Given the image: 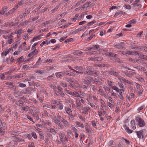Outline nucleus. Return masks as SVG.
I'll return each mask as SVG.
<instances>
[{"label": "nucleus", "mask_w": 147, "mask_h": 147, "mask_svg": "<svg viewBox=\"0 0 147 147\" xmlns=\"http://www.w3.org/2000/svg\"><path fill=\"white\" fill-rule=\"evenodd\" d=\"M84 73L90 76H94L95 74H97V72L96 71L94 70L92 67L89 66L87 67Z\"/></svg>", "instance_id": "1"}, {"label": "nucleus", "mask_w": 147, "mask_h": 147, "mask_svg": "<svg viewBox=\"0 0 147 147\" xmlns=\"http://www.w3.org/2000/svg\"><path fill=\"white\" fill-rule=\"evenodd\" d=\"M135 120L137 122L138 125L140 127H144L145 125V123L144 120L139 117H136Z\"/></svg>", "instance_id": "2"}, {"label": "nucleus", "mask_w": 147, "mask_h": 147, "mask_svg": "<svg viewBox=\"0 0 147 147\" xmlns=\"http://www.w3.org/2000/svg\"><path fill=\"white\" fill-rule=\"evenodd\" d=\"M55 123L61 129H62L64 128V126L61 123V122L60 120H59L56 117H54L53 119Z\"/></svg>", "instance_id": "3"}, {"label": "nucleus", "mask_w": 147, "mask_h": 147, "mask_svg": "<svg viewBox=\"0 0 147 147\" xmlns=\"http://www.w3.org/2000/svg\"><path fill=\"white\" fill-rule=\"evenodd\" d=\"M60 118H61V119H60L61 122L62 123H63V124L64 125H63L64 126V127L65 126V127L68 126L69 125V123L65 119H63L62 118H61V116H59V119H60Z\"/></svg>", "instance_id": "4"}, {"label": "nucleus", "mask_w": 147, "mask_h": 147, "mask_svg": "<svg viewBox=\"0 0 147 147\" xmlns=\"http://www.w3.org/2000/svg\"><path fill=\"white\" fill-rule=\"evenodd\" d=\"M90 110V107H84L82 108V113L83 114L88 115V112Z\"/></svg>", "instance_id": "5"}, {"label": "nucleus", "mask_w": 147, "mask_h": 147, "mask_svg": "<svg viewBox=\"0 0 147 147\" xmlns=\"http://www.w3.org/2000/svg\"><path fill=\"white\" fill-rule=\"evenodd\" d=\"M55 76L57 78H61L62 77L65 76V74H63V72H58L55 74Z\"/></svg>", "instance_id": "6"}, {"label": "nucleus", "mask_w": 147, "mask_h": 147, "mask_svg": "<svg viewBox=\"0 0 147 147\" xmlns=\"http://www.w3.org/2000/svg\"><path fill=\"white\" fill-rule=\"evenodd\" d=\"M58 92H57V93H58L61 95L62 97H63L65 95V94L63 93V91L62 90V88L58 86Z\"/></svg>", "instance_id": "7"}, {"label": "nucleus", "mask_w": 147, "mask_h": 147, "mask_svg": "<svg viewBox=\"0 0 147 147\" xmlns=\"http://www.w3.org/2000/svg\"><path fill=\"white\" fill-rule=\"evenodd\" d=\"M107 65H108L107 64H96L95 65V66L96 67H107Z\"/></svg>", "instance_id": "8"}, {"label": "nucleus", "mask_w": 147, "mask_h": 147, "mask_svg": "<svg viewBox=\"0 0 147 147\" xmlns=\"http://www.w3.org/2000/svg\"><path fill=\"white\" fill-rule=\"evenodd\" d=\"M86 79L87 80L88 82L90 84L91 83V82L92 81H94V79L92 77L90 76H87L85 77Z\"/></svg>", "instance_id": "9"}, {"label": "nucleus", "mask_w": 147, "mask_h": 147, "mask_svg": "<svg viewBox=\"0 0 147 147\" xmlns=\"http://www.w3.org/2000/svg\"><path fill=\"white\" fill-rule=\"evenodd\" d=\"M30 13V11H28V10L27 11H26L25 13H22L19 16L20 18V19H21L23 18H24L26 16H27V14H29Z\"/></svg>", "instance_id": "10"}, {"label": "nucleus", "mask_w": 147, "mask_h": 147, "mask_svg": "<svg viewBox=\"0 0 147 147\" xmlns=\"http://www.w3.org/2000/svg\"><path fill=\"white\" fill-rule=\"evenodd\" d=\"M83 53V52L79 50H74V51L73 54L77 55H80Z\"/></svg>", "instance_id": "11"}, {"label": "nucleus", "mask_w": 147, "mask_h": 147, "mask_svg": "<svg viewBox=\"0 0 147 147\" xmlns=\"http://www.w3.org/2000/svg\"><path fill=\"white\" fill-rule=\"evenodd\" d=\"M24 74H17L16 75L13 76V77L16 80L18 79L19 78H21L22 77H23L24 76L23 75Z\"/></svg>", "instance_id": "12"}, {"label": "nucleus", "mask_w": 147, "mask_h": 147, "mask_svg": "<svg viewBox=\"0 0 147 147\" xmlns=\"http://www.w3.org/2000/svg\"><path fill=\"white\" fill-rule=\"evenodd\" d=\"M65 111L69 115H71L72 114V112L70 108L67 107H65Z\"/></svg>", "instance_id": "13"}, {"label": "nucleus", "mask_w": 147, "mask_h": 147, "mask_svg": "<svg viewBox=\"0 0 147 147\" xmlns=\"http://www.w3.org/2000/svg\"><path fill=\"white\" fill-rule=\"evenodd\" d=\"M74 68L76 70L78 71H80L81 72H82L81 71H83L84 70L82 67L81 66H75L74 67Z\"/></svg>", "instance_id": "14"}, {"label": "nucleus", "mask_w": 147, "mask_h": 147, "mask_svg": "<svg viewBox=\"0 0 147 147\" xmlns=\"http://www.w3.org/2000/svg\"><path fill=\"white\" fill-rule=\"evenodd\" d=\"M26 1V0H22L21 1H19L18 2V3L16 6L18 7L19 6H20L23 4L24 3H26L25 2Z\"/></svg>", "instance_id": "15"}, {"label": "nucleus", "mask_w": 147, "mask_h": 147, "mask_svg": "<svg viewBox=\"0 0 147 147\" xmlns=\"http://www.w3.org/2000/svg\"><path fill=\"white\" fill-rule=\"evenodd\" d=\"M107 55L110 56L111 57H118V55L115 54L113 52H111L107 54Z\"/></svg>", "instance_id": "16"}, {"label": "nucleus", "mask_w": 147, "mask_h": 147, "mask_svg": "<svg viewBox=\"0 0 147 147\" xmlns=\"http://www.w3.org/2000/svg\"><path fill=\"white\" fill-rule=\"evenodd\" d=\"M131 127L133 129H135L136 128L135 125V122L134 120H132L131 121Z\"/></svg>", "instance_id": "17"}, {"label": "nucleus", "mask_w": 147, "mask_h": 147, "mask_svg": "<svg viewBox=\"0 0 147 147\" xmlns=\"http://www.w3.org/2000/svg\"><path fill=\"white\" fill-rule=\"evenodd\" d=\"M10 134L13 135L15 136H18L19 135L18 132L15 131H11L9 132Z\"/></svg>", "instance_id": "18"}, {"label": "nucleus", "mask_w": 147, "mask_h": 147, "mask_svg": "<svg viewBox=\"0 0 147 147\" xmlns=\"http://www.w3.org/2000/svg\"><path fill=\"white\" fill-rule=\"evenodd\" d=\"M41 62H42V61L41 59V58L40 57H39L38 59V61L37 62L36 64L35 65H33V66L32 67L33 68H36V67H37L38 66V63H41Z\"/></svg>", "instance_id": "19"}, {"label": "nucleus", "mask_w": 147, "mask_h": 147, "mask_svg": "<svg viewBox=\"0 0 147 147\" xmlns=\"http://www.w3.org/2000/svg\"><path fill=\"white\" fill-rule=\"evenodd\" d=\"M109 74L112 75H114L116 77H118L119 76V74L118 73L116 72L111 71L109 73Z\"/></svg>", "instance_id": "20"}, {"label": "nucleus", "mask_w": 147, "mask_h": 147, "mask_svg": "<svg viewBox=\"0 0 147 147\" xmlns=\"http://www.w3.org/2000/svg\"><path fill=\"white\" fill-rule=\"evenodd\" d=\"M67 81L70 83H75L76 82V81L73 78H67Z\"/></svg>", "instance_id": "21"}, {"label": "nucleus", "mask_w": 147, "mask_h": 147, "mask_svg": "<svg viewBox=\"0 0 147 147\" xmlns=\"http://www.w3.org/2000/svg\"><path fill=\"white\" fill-rule=\"evenodd\" d=\"M86 54L87 55H94L95 54H97V51H94L92 52H88L86 53Z\"/></svg>", "instance_id": "22"}, {"label": "nucleus", "mask_w": 147, "mask_h": 147, "mask_svg": "<svg viewBox=\"0 0 147 147\" xmlns=\"http://www.w3.org/2000/svg\"><path fill=\"white\" fill-rule=\"evenodd\" d=\"M125 129L126 131L129 134H131L132 133L133 131V130L130 129L128 127H127V126H126L125 127Z\"/></svg>", "instance_id": "23"}, {"label": "nucleus", "mask_w": 147, "mask_h": 147, "mask_svg": "<svg viewBox=\"0 0 147 147\" xmlns=\"http://www.w3.org/2000/svg\"><path fill=\"white\" fill-rule=\"evenodd\" d=\"M103 60V58L101 57H94V61H100Z\"/></svg>", "instance_id": "24"}, {"label": "nucleus", "mask_w": 147, "mask_h": 147, "mask_svg": "<svg viewBox=\"0 0 147 147\" xmlns=\"http://www.w3.org/2000/svg\"><path fill=\"white\" fill-rule=\"evenodd\" d=\"M55 75L54 74H53L51 76H48L47 78V79L49 81H52L53 80V78H55Z\"/></svg>", "instance_id": "25"}, {"label": "nucleus", "mask_w": 147, "mask_h": 147, "mask_svg": "<svg viewBox=\"0 0 147 147\" xmlns=\"http://www.w3.org/2000/svg\"><path fill=\"white\" fill-rule=\"evenodd\" d=\"M125 12L124 13L123 12L121 11L119 12H117L115 13V15L114 16V17H117L119 15H122L125 14Z\"/></svg>", "instance_id": "26"}, {"label": "nucleus", "mask_w": 147, "mask_h": 147, "mask_svg": "<svg viewBox=\"0 0 147 147\" xmlns=\"http://www.w3.org/2000/svg\"><path fill=\"white\" fill-rule=\"evenodd\" d=\"M68 67H69V69H71V70H72L73 71H74V72H76L77 74H83V72H81L80 71H77L76 70H75L74 69H72L71 66H68Z\"/></svg>", "instance_id": "27"}, {"label": "nucleus", "mask_w": 147, "mask_h": 147, "mask_svg": "<svg viewBox=\"0 0 147 147\" xmlns=\"http://www.w3.org/2000/svg\"><path fill=\"white\" fill-rule=\"evenodd\" d=\"M63 74H65L66 75H68L69 76H71L72 74H73L71 72H69V71H63Z\"/></svg>", "instance_id": "28"}, {"label": "nucleus", "mask_w": 147, "mask_h": 147, "mask_svg": "<svg viewBox=\"0 0 147 147\" xmlns=\"http://www.w3.org/2000/svg\"><path fill=\"white\" fill-rule=\"evenodd\" d=\"M86 131L88 133L91 134L92 133L93 131L92 129L89 128H85Z\"/></svg>", "instance_id": "29"}, {"label": "nucleus", "mask_w": 147, "mask_h": 147, "mask_svg": "<svg viewBox=\"0 0 147 147\" xmlns=\"http://www.w3.org/2000/svg\"><path fill=\"white\" fill-rule=\"evenodd\" d=\"M1 128H2V129H5L7 128L6 124L4 122H1Z\"/></svg>", "instance_id": "30"}, {"label": "nucleus", "mask_w": 147, "mask_h": 147, "mask_svg": "<svg viewBox=\"0 0 147 147\" xmlns=\"http://www.w3.org/2000/svg\"><path fill=\"white\" fill-rule=\"evenodd\" d=\"M5 130L4 129H2L0 127V134L1 136L4 135L5 133Z\"/></svg>", "instance_id": "31"}, {"label": "nucleus", "mask_w": 147, "mask_h": 147, "mask_svg": "<svg viewBox=\"0 0 147 147\" xmlns=\"http://www.w3.org/2000/svg\"><path fill=\"white\" fill-rule=\"evenodd\" d=\"M73 96L76 97H79L80 96L79 94L76 92H73Z\"/></svg>", "instance_id": "32"}, {"label": "nucleus", "mask_w": 147, "mask_h": 147, "mask_svg": "<svg viewBox=\"0 0 147 147\" xmlns=\"http://www.w3.org/2000/svg\"><path fill=\"white\" fill-rule=\"evenodd\" d=\"M81 103L80 102H77V107L76 108L80 111L81 110V109H80V107L81 106Z\"/></svg>", "instance_id": "33"}, {"label": "nucleus", "mask_w": 147, "mask_h": 147, "mask_svg": "<svg viewBox=\"0 0 147 147\" xmlns=\"http://www.w3.org/2000/svg\"><path fill=\"white\" fill-rule=\"evenodd\" d=\"M57 105H58L59 109L60 110H62L63 108V106L61 102H58Z\"/></svg>", "instance_id": "34"}, {"label": "nucleus", "mask_w": 147, "mask_h": 147, "mask_svg": "<svg viewBox=\"0 0 147 147\" xmlns=\"http://www.w3.org/2000/svg\"><path fill=\"white\" fill-rule=\"evenodd\" d=\"M31 87H28L26 89V93L27 94H31V92H30V90L31 89Z\"/></svg>", "instance_id": "35"}, {"label": "nucleus", "mask_w": 147, "mask_h": 147, "mask_svg": "<svg viewBox=\"0 0 147 147\" xmlns=\"http://www.w3.org/2000/svg\"><path fill=\"white\" fill-rule=\"evenodd\" d=\"M23 30H22L20 29L18 31H17V32H16V33H17V35H20L23 32Z\"/></svg>", "instance_id": "36"}, {"label": "nucleus", "mask_w": 147, "mask_h": 147, "mask_svg": "<svg viewBox=\"0 0 147 147\" xmlns=\"http://www.w3.org/2000/svg\"><path fill=\"white\" fill-rule=\"evenodd\" d=\"M12 138L14 139L13 140L14 142H18V140L19 138L18 137L13 136H12Z\"/></svg>", "instance_id": "37"}, {"label": "nucleus", "mask_w": 147, "mask_h": 147, "mask_svg": "<svg viewBox=\"0 0 147 147\" xmlns=\"http://www.w3.org/2000/svg\"><path fill=\"white\" fill-rule=\"evenodd\" d=\"M80 87L84 89H87L88 88V86H86L85 85L83 84H80L79 85Z\"/></svg>", "instance_id": "38"}, {"label": "nucleus", "mask_w": 147, "mask_h": 147, "mask_svg": "<svg viewBox=\"0 0 147 147\" xmlns=\"http://www.w3.org/2000/svg\"><path fill=\"white\" fill-rule=\"evenodd\" d=\"M36 49H35L34 50L31 51L28 55V57H30L32 55H34V53L35 52Z\"/></svg>", "instance_id": "39"}, {"label": "nucleus", "mask_w": 147, "mask_h": 147, "mask_svg": "<svg viewBox=\"0 0 147 147\" xmlns=\"http://www.w3.org/2000/svg\"><path fill=\"white\" fill-rule=\"evenodd\" d=\"M113 61H116L118 63H121L122 62V61L120 60L119 58H117L113 59Z\"/></svg>", "instance_id": "40"}, {"label": "nucleus", "mask_w": 147, "mask_h": 147, "mask_svg": "<svg viewBox=\"0 0 147 147\" xmlns=\"http://www.w3.org/2000/svg\"><path fill=\"white\" fill-rule=\"evenodd\" d=\"M83 82L84 84H86L87 86L90 84V83L88 82V81L86 80V78H85L84 79H83Z\"/></svg>", "instance_id": "41"}, {"label": "nucleus", "mask_w": 147, "mask_h": 147, "mask_svg": "<svg viewBox=\"0 0 147 147\" xmlns=\"http://www.w3.org/2000/svg\"><path fill=\"white\" fill-rule=\"evenodd\" d=\"M144 46L139 47H137V49L138 48V49H139L140 50L143 51H144L145 49L144 48Z\"/></svg>", "instance_id": "42"}, {"label": "nucleus", "mask_w": 147, "mask_h": 147, "mask_svg": "<svg viewBox=\"0 0 147 147\" xmlns=\"http://www.w3.org/2000/svg\"><path fill=\"white\" fill-rule=\"evenodd\" d=\"M18 45V44L17 42H15L13 43L11 46V47L13 48H16Z\"/></svg>", "instance_id": "43"}, {"label": "nucleus", "mask_w": 147, "mask_h": 147, "mask_svg": "<svg viewBox=\"0 0 147 147\" xmlns=\"http://www.w3.org/2000/svg\"><path fill=\"white\" fill-rule=\"evenodd\" d=\"M112 88L114 90H115L117 92H119V89L116 86H112Z\"/></svg>", "instance_id": "44"}, {"label": "nucleus", "mask_w": 147, "mask_h": 147, "mask_svg": "<svg viewBox=\"0 0 147 147\" xmlns=\"http://www.w3.org/2000/svg\"><path fill=\"white\" fill-rule=\"evenodd\" d=\"M32 136L34 138L37 139V137L36 133L34 132H32L31 133Z\"/></svg>", "instance_id": "45"}, {"label": "nucleus", "mask_w": 147, "mask_h": 147, "mask_svg": "<svg viewBox=\"0 0 147 147\" xmlns=\"http://www.w3.org/2000/svg\"><path fill=\"white\" fill-rule=\"evenodd\" d=\"M7 54L8 53L7 52V50H4L3 52L1 53V55L2 56L3 55L6 56Z\"/></svg>", "instance_id": "46"}, {"label": "nucleus", "mask_w": 147, "mask_h": 147, "mask_svg": "<svg viewBox=\"0 0 147 147\" xmlns=\"http://www.w3.org/2000/svg\"><path fill=\"white\" fill-rule=\"evenodd\" d=\"M50 132H51L53 134H54V135H55L56 134V132L54 129L53 128H51L50 129Z\"/></svg>", "instance_id": "47"}, {"label": "nucleus", "mask_w": 147, "mask_h": 147, "mask_svg": "<svg viewBox=\"0 0 147 147\" xmlns=\"http://www.w3.org/2000/svg\"><path fill=\"white\" fill-rule=\"evenodd\" d=\"M3 36L4 38L6 39L7 38H10L11 36H12L11 35L8 34L4 35Z\"/></svg>", "instance_id": "48"}, {"label": "nucleus", "mask_w": 147, "mask_h": 147, "mask_svg": "<svg viewBox=\"0 0 147 147\" xmlns=\"http://www.w3.org/2000/svg\"><path fill=\"white\" fill-rule=\"evenodd\" d=\"M95 36V34H91L90 36L88 37L87 39V40H89L92 39L93 38L94 36Z\"/></svg>", "instance_id": "49"}, {"label": "nucleus", "mask_w": 147, "mask_h": 147, "mask_svg": "<svg viewBox=\"0 0 147 147\" xmlns=\"http://www.w3.org/2000/svg\"><path fill=\"white\" fill-rule=\"evenodd\" d=\"M24 58L23 56H22L19 58L17 60V61L18 62H19L22 60L24 61Z\"/></svg>", "instance_id": "50"}, {"label": "nucleus", "mask_w": 147, "mask_h": 147, "mask_svg": "<svg viewBox=\"0 0 147 147\" xmlns=\"http://www.w3.org/2000/svg\"><path fill=\"white\" fill-rule=\"evenodd\" d=\"M26 84H24L20 83V84L18 86L21 88H24L26 86Z\"/></svg>", "instance_id": "51"}, {"label": "nucleus", "mask_w": 147, "mask_h": 147, "mask_svg": "<svg viewBox=\"0 0 147 147\" xmlns=\"http://www.w3.org/2000/svg\"><path fill=\"white\" fill-rule=\"evenodd\" d=\"M96 23V21L94 20H93L92 22H89L88 24V26L94 24Z\"/></svg>", "instance_id": "52"}, {"label": "nucleus", "mask_w": 147, "mask_h": 147, "mask_svg": "<svg viewBox=\"0 0 147 147\" xmlns=\"http://www.w3.org/2000/svg\"><path fill=\"white\" fill-rule=\"evenodd\" d=\"M47 40H46L45 41L42 42L40 44V46L41 47H42L43 45L45 44L47 45Z\"/></svg>", "instance_id": "53"}, {"label": "nucleus", "mask_w": 147, "mask_h": 147, "mask_svg": "<svg viewBox=\"0 0 147 147\" xmlns=\"http://www.w3.org/2000/svg\"><path fill=\"white\" fill-rule=\"evenodd\" d=\"M59 7L58 6L56 7L54 9L52 10L51 11V13H53L55 11H57V9H58Z\"/></svg>", "instance_id": "54"}, {"label": "nucleus", "mask_w": 147, "mask_h": 147, "mask_svg": "<svg viewBox=\"0 0 147 147\" xmlns=\"http://www.w3.org/2000/svg\"><path fill=\"white\" fill-rule=\"evenodd\" d=\"M36 73H39L40 74H43L44 73V70H37L36 71Z\"/></svg>", "instance_id": "55"}, {"label": "nucleus", "mask_w": 147, "mask_h": 147, "mask_svg": "<svg viewBox=\"0 0 147 147\" xmlns=\"http://www.w3.org/2000/svg\"><path fill=\"white\" fill-rule=\"evenodd\" d=\"M28 83L29 85L30 86H34L35 85V83L34 81L28 82Z\"/></svg>", "instance_id": "56"}, {"label": "nucleus", "mask_w": 147, "mask_h": 147, "mask_svg": "<svg viewBox=\"0 0 147 147\" xmlns=\"http://www.w3.org/2000/svg\"><path fill=\"white\" fill-rule=\"evenodd\" d=\"M29 108V107L27 106H25L24 107H23V110L28 111V109Z\"/></svg>", "instance_id": "57"}, {"label": "nucleus", "mask_w": 147, "mask_h": 147, "mask_svg": "<svg viewBox=\"0 0 147 147\" xmlns=\"http://www.w3.org/2000/svg\"><path fill=\"white\" fill-rule=\"evenodd\" d=\"M78 117L80 119H81L82 121H85V118L84 117H83L82 116L79 115L78 116Z\"/></svg>", "instance_id": "58"}, {"label": "nucleus", "mask_w": 147, "mask_h": 147, "mask_svg": "<svg viewBox=\"0 0 147 147\" xmlns=\"http://www.w3.org/2000/svg\"><path fill=\"white\" fill-rule=\"evenodd\" d=\"M83 3V1H82V0L79 1L77 2V3H76V6H78L80 5V4Z\"/></svg>", "instance_id": "59"}, {"label": "nucleus", "mask_w": 147, "mask_h": 147, "mask_svg": "<svg viewBox=\"0 0 147 147\" xmlns=\"http://www.w3.org/2000/svg\"><path fill=\"white\" fill-rule=\"evenodd\" d=\"M5 84L7 85L12 86L13 84V83L12 82H7L5 83Z\"/></svg>", "instance_id": "60"}, {"label": "nucleus", "mask_w": 147, "mask_h": 147, "mask_svg": "<svg viewBox=\"0 0 147 147\" xmlns=\"http://www.w3.org/2000/svg\"><path fill=\"white\" fill-rule=\"evenodd\" d=\"M0 78L1 80H4L5 78V74H2L0 75Z\"/></svg>", "instance_id": "61"}, {"label": "nucleus", "mask_w": 147, "mask_h": 147, "mask_svg": "<svg viewBox=\"0 0 147 147\" xmlns=\"http://www.w3.org/2000/svg\"><path fill=\"white\" fill-rule=\"evenodd\" d=\"M136 22V20L135 19H133L132 20H131L129 22V24L131 23H135Z\"/></svg>", "instance_id": "62"}, {"label": "nucleus", "mask_w": 147, "mask_h": 147, "mask_svg": "<svg viewBox=\"0 0 147 147\" xmlns=\"http://www.w3.org/2000/svg\"><path fill=\"white\" fill-rule=\"evenodd\" d=\"M16 26V23H14L13 22H9V26Z\"/></svg>", "instance_id": "63"}, {"label": "nucleus", "mask_w": 147, "mask_h": 147, "mask_svg": "<svg viewBox=\"0 0 147 147\" xmlns=\"http://www.w3.org/2000/svg\"><path fill=\"white\" fill-rule=\"evenodd\" d=\"M24 104V102L22 100L20 101L18 105L20 107H22Z\"/></svg>", "instance_id": "64"}]
</instances>
